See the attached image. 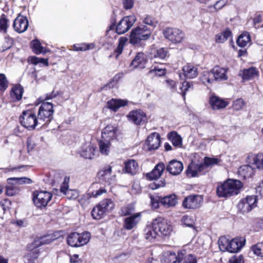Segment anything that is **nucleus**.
<instances>
[{
  "instance_id": "f257e3e1",
  "label": "nucleus",
  "mask_w": 263,
  "mask_h": 263,
  "mask_svg": "<svg viewBox=\"0 0 263 263\" xmlns=\"http://www.w3.org/2000/svg\"><path fill=\"white\" fill-rule=\"evenodd\" d=\"M242 187L239 180L228 179L217 186V194L219 197H229L238 194Z\"/></svg>"
},
{
  "instance_id": "f03ea898",
  "label": "nucleus",
  "mask_w": 263,
  "mask_h": 263,
  "mask_svg": "<svg viewBox=\"0 0 263 263\" xmlns=\"http://www.w3.org/2000/svg\"><path fill=\"white\" fill-rule=\"evenodd\" d=\"M152 35V30L145 25H140L133 29L129 35V43L134 46L141 47L143 42L148 40Z\"/></svg>"
},
{
  "instance_id": "7ed1b4c3",
  "label": "nucleus",
  "mask_w": 263,
  "mask_h": 263,
  "mask_svg": "<svg viewBox=\"0 0 263 263\" xmlns=\"http://www.w3.org/2000/svg\"><path fill=\"white\" fill-rule=\"evenodd\" d=\"M245 242L246 239L242 237H236L229 240L225 236H221L218 241L220 251L230 253L238 252L245 246Z\"/></svg>"
},
{
  "instance_id": "20e7f679",
  "label": "nucleus",
  "mask_w": 263,
  "mask_h": 263,
  "mask_svg": "<svg viewBox=\"0 0 263 263\" xmlns=\"http://www.w3.org/2000/svg\"><path fill=\"white\" fill-rule=\"evenodd\" d=\"M90 238L89 232L79 234L76 232L71 233L67 238V243L72 247H79L87 244Z\"/></svg>"
},
{
  "instance_id": "39448f33",
  "label": "nucleus",
  "mask_w": 263,
  "mask_h": 263,
  "mask_svg": "<svg viewBox=\"0 0 263 263\" xmlns=\"http://www.w3.org/2000/svg\"><path fill=\"white\" fill-rule=\"evenodd\" d=\"M151 203L153 206L157 208L159 203H161L165 208H172L178 203V199L175 194H171L163 197L151 196Z\"/></svg>"
},
{
  "instance_id": "423d86ee",
  "label": "nucleus",
  "mask_w": 263,
  "mask_h": 263,
  "mask_svg": "<svg viewBox=\"0 0 263 263\" xmlns=\"http://www.w3.org/2000/svg\"><path fill=\"white\" fill-rule=\"evenodd\" d=\"M163 34L165 39L174 44L180 43L185 39L183 31L177 28L167 27L164 29Z\"/></svg>"
},
{
  "instance_id": "0eeeda50",
  "label": "nucleus",
  "mask_w": 263,
  "mask_h": 263,
  "mask_svg": "<svg viewBox=\"0 0 263 263\" xmlns=\"http://www.w3.org/2000/svg\"><path fill=\"white\" fill-rule=\"evenodd\" d=\"M52 195L47 191H34L33 193L32 200L34 205L38 208H45L51 200Z\"/></svg>"
},
{
  "instance_id": "6e6552de",
  "label": "nucleus",
  "mask_w": 263,
  "mask_h": 263,
  "mask_svg": "<svg viewBox=\"0 0 263 263\" xmlns=\"http://www.w3.org/2000/svg\"><path fill=\"white\" fill-rule=\"evenodd\" d=\"M257 201L256 196H247L239 202L237 204L238 211L243 214L248 213L257 206Z\"/></svg>"
},
{
  "instance_id": "1a4fd4ad",
  "label": "nucleus",
  "mask_w": 263,
  "mask_h": 263,
  "mask_svg": "<svg viewBox=\"0 0 263 263\" xmlns=\"http://www.w3.org/2000/svg\"><path fill=\"white\" fill-rule=\"evenodd\" d=\"M136 21L135 15L124 16L117 24L116 32L118 34H122L128 31Z\"/></svg>"
},
{
  "instance_id": "9d476101",
  "label": "nucleus",
  "mask_w": 263,
  "mask_h": 263,
  "mask_svg": "<svg viewBox=\"0 0 263 263\" xmlns=\"http://www.w3.org/2000/svg\"><path fill=\"white\" fill-rule=\"evenodd\" d=\"M154 228L157 231L158 235L168 236L172 231V227L167 221L162 217L156 218L153 222Z\"/></svg>"
},
{
  "instance_id": "9b49d317",
  "label": "nucleus",
  "mask_w": 263,
  "mask_h": 263,
  "mask_svg": "<svg viewBox=\"0 0 263 263\" xmlns=\"http://www.w3.org/2000/svg\"><path fill=\"white\" fill-rule=\"evenodd\" d=\"M202 201V196L198 195H191L184 198L182 202V206L186 209H196L201 206Z\"/></svg>"
},
{
  "instance_id": "f8f14e48",
  "label": "nucleus",
  "mask_w": 263,
  "mask_h": 263,
  "mask_svg": "<svg viewBox=\"0 0 263 263\" xmlns=\"http://www.w3.org/2000/svg\"><path fill=\"white\" fill-rule=\"evenodd\" d=\"M184 250H182L176 255L172 251H167L163 254L161 260L162 263H180L183 257Z\"/></svg>"
},
{
  "instance_id": "ddd939ff",
  "label": "nucleus",
  "mask_w": 263,
  "mask_h": 263,
  "mask_svg": "<svg viewBox=\"0 0 263 263\" xmlns=\"http://www.w3.org/2000/svg\"><path fill=\"white\" fill-rule=\"evenodd\" d=\"M209 103L213 110H219L226 107L229 102L227 100L213 94L210 97Z\"/></svg>"
},
{
  "instance_id": "4468645a",
  "label": "nucleus",
  "mask_w": 263,
  "mask_h": 263,
  "mask_svg": "<svg viewBox=\"0 0 263 263\" xmlns=\"http://www.w3.org/2000/svg\"><path fill=\"white\" fill-rule=\"evenodd\" d=\"M14 30L18 33L25 32L28 27V21L26 16L19 15L14 20L13 24Z\"/></svg>"
},
{
  "instance_id": "2eb2a0df",
  "label": "nucleus",
  "mask_w": 263,
  "mask_h": 263,
  "mask_svg": "<svg viewBox=\"0 0 263 263\" xmlns=\"http://www.w3.org/2000/svg\"><path fill=\"white\" fill-rule=\"evenodd\" d=\"M147 62V59L146 55L142 52H139L131 62L129 67L132 69H143L145 68Z\"/></svg>"
},
{
  "instance_id": "dca6fc26",
  "label": "nucleus",
  "mask_w": 263,
  "mask_h": 263,
  "mask_svg": "<svg viewBox=\"0 0 263 263\" xmlns=\"http://www.w3.org/2000/svg\"><path fill=\"white\" fill-rule=\"evenodd\" d=\"M57 238V237L54 234L44 235L35 239L31 243L29 244L28 245V248L30 249H33L32 247L33 248H37L41 245L49 244Z\"/></svg>"
},
{
  "instance_id": "f3484780",
  "label": "nucleus",
  "mask_w": 263,
  "mask_h": 263,
  "mask_svg": "<svg viewBox=\"0 0 263 263\" xmlns=\"http://www.w3.org/2000/svg\"><path fill=\"white\" fill-rule=\"evenodd\" d=\"M205 168V165L204 163L196 164L192 162L188 165L186 173L188 176L191 177H197L202 173Z\"/></svg>"
},
{
  "instance_id": "a211bd4d",
  "label": "nucleus",
  "mask_w": 263,
  "mask_h": 263,
  "mask_svg": "<svg viewBox=\"0 0 263 263\" xmlns=\"http://www.w3.org/2000/svg\"><path fill=\"white\" fill-rule=\"evenodd\" d=\"M128 101L126 99L112 98L106 103V107L110 110L117 112L119 109L122 107L127 106Z\"/></svg>"
},
{
  "instance_id": "6ab92c4d",
  "label": "nucleus",
  "mask_w": 263,
  "mask_h": 263,
  "mask_svg": "<svg viewBox=\"0 0 263 263\" xmlns=\"http://www.w3.org/2000/svg\"><path fill=\"white\" fill-rule=\"evenodd\" d=\"M141 220V214L137 213L126 217L124 220L123 227L127 230H130L136 227Z\"/></svg>"
},
{
  "instance_id": "aec40b11",
  "label": "nucleus",
  "mask_w": 263,
  "mask_h": 263,
  "mask_svg": "<svg viewBox=\"0 0 263 263\" xmlns=\"http://www.w3.org/2000/svg\"><path fill=\"white\" fill-rule=\"evenodd\" d=\"M247 161L249 164L254 165L257 168L263 170V153H250L247 156Z\"/></svg>"
},
{
  "instance_id": "412c9836",
  "label": "nucleus",
  "mask_w": 263,
  "mask_h": 263,
  "mask_svg": "<svg viewBox=\"0 0 263 263\" xmlns=\"http://www.w3.org/2000/svg\"><path fill=\"white\" fill-rule=\"evenodd\" d=\"M183 168L181 162L173 160L167 165L166 170L172 175H178L180 174Z\"/></svg>"
},
{
  "instance_id": "4be33fe9",
  "label": "nucleus",
  "mask_w": 263,
  "mask_h": 263,
  "mask_svg": "<svg viewBox=\"0 0 263 263\" xmlns=\"http://www.w3.org/2000/svg\"><path fill=\"white\" fill-rule=\"evenodd\" d=\"M149 150L157 149L160 144V136L157 133H153L149 135L146 141Z\"/></svg>"
},
{
  "instance_id": "5701e85b",
  "label": "nucleus",
  "mask_w": 263,
  "mask_h": 263,
  "mask_svg": "<svg viewBox=\"0 0 263 263\" xmlns=\"http://www.w3.org/2000/svg\"><path fill=\"white\" fill-rule=\"evenodd\" d=\"M165 168V166L163 162L158 163L152 170V171L146 174V177L149 180H156L159 178Z\"/></svg>"
},
{
  "instance_id": "b1692460",
  "label": "nucleus",
  "mask_w": 263,
  "mask_h": 263,
  "mask_svg": "<svg viewBox=\"0 0 263 263\" xmlns=\"http://www.w3.org/2000/svg\"><path fill=\"white\" fill-rule=\"evenodd\" d=\"M20 122L25 128L31 129H34L37 124V119L36 116H20Z\"/></svg>"
},
{
  "instance_id": "393cba45",
  "label": "nucleus",
  "mask_w": 263,
  "mask_h": 263,
  "mask_svg": "<svg viewBox=\"0 0 263 263\" xmlns=\"http://www.w3.org/2000/svg\"><path fill=\"white\" fill-rule=\"evenodd\" d=\"M183 74L186 79H193L198 74V68L191 63H187L182 67Z\"/></svg>"
},
{
  "instance_id": "a878e982",
  "label": "nucleus",
  "mask_w": 263,
  "mask_h": 263,
  "mask_svg": "<svg viewBox=\"0 0 263 263\" xmlns=\"http://www.w3.org/2000/svg\"><path fill=\"white\" fill-rule=\"evenodd\" d=\"M24 93V88L20 84L14 85L10 91L11 99L13 102L20 101Z\"/></svg>"
},
{
  "instance_id": "bb28decb",
  "label": "nucleus",
  "mask_w": 263,
  "mask_h": 263,
  "mask_svg": "<svg viewBox=\"0 0 263 263\" xmlns=\"http://www.w3.org/2000/svg\"><path fill=\"white\" fill-rule=\"evenodd\" d=\"M119 134V130L116 127L107 125L104 128L102 137L103 138H108V139L114 140L118 138Z\"/></svg>"
},
{
  "instance_id": "cd10ccee",
  "label": "nucleus",
  "mask_w": 263,
  "mask_h": 263,
  "mask_svg": "<svg viewBox=\"0 0 263 263\" xmlns=\"http://www.w3.org/2000/svg\"><path fill=\"white\" fill-rule=\"evenodd\" d=\"M228 68L220 67L219 66H215L211 71L213 73L215 80L216 81H224L228 78L227 75Z\"/></svg>"
},
{
  "instance_id": "c85d7f7f",
  "label": "nucleus",
  "mask_w": 263,
  "mask_h": 263,
  "mask_svg": "<svg viewBox=\"0 0 263 263\" xmlns=\"http://www.w3.org/2000/svg\"><path fill=\"white\" fill-rule=\"evenodd\" d=\"M95 146L91 143H86L82 147L81 151V155L82 157L86 159H92L94 155V152L96 149Z\"/></svg>"
},
{
  "instance_id": "c756f323",
  "label": "nucleus",
  "mask_w": 263,
  "mask_h": 263,
  "mask_svg": "<svg viewBox=\"0 0 263 263\" xmlns=\"http://www.w3.org/2000/svg\"><path fill=\"white\" fill-rule=\"evenodd\" d=\"M111 139L108 138L102 139L99 142V146L100 153L102 155H108L111 148Z\"/></svg>"
},
{
  "instance_id": "7c9ffc66",
  "label": "nucleus",
  "mask_w": 263,
  "mask_h": 263,
  "mask_svg": "<svg viewBox=\"0 0 263 263\" xmlns=\"http://www.w3.org/2000/svg\"><path fill=\"white\" fill-rule=\"evenodd\" d=\"M251 42V35L249 32L245 31L238 37L236 40L237 45L240 47H246L248 43Z\"/></svg>"
},
{
  "instance_id": "2f4dec72",
  "label": "nucleus",
  "mask_w": 263,
  "mask_h": 263,
  "mask_svg": "<svg viewBox=\"0 0 263 263\" xmlns=\"http://www.w3.org/2000/svg\"><path fill=\"white\" fill-rule=\"evenodd\" d=\"M259 72L255 67H251L248 69H244L242 71V79L243 80L249 81L258 76Z\"/></svg>"
},
{
  "instance_id": "473e14b6",
  "label": "nucleus",
  "mask_w": 263,
  "mask_h": 263,
  "mask_svg": "<svg viewBox=\"0 0 263 263\" xmlns=\"http://www.w3.org/2000/svg\"><path fill=\"white\" fill-rule=\"evenodd\" d=\"M53 113V104L47 102H44L40 107L37 115H52Z\"/></svg>"
},
{
  "instance_id": "72a5a7b5",
  "label": "nucleus",
  "mask_w": 263,
  "mask_h": 263,
  "mask_svg": "<svg viewBox=\"0 0 263 263\" xmlns=\"http://www.w3.org/2000/svg\"><path fill=\"white\" fill-rule=\"evenodd\" d=\"M124 170L125 173L132 175H135L138 171V165L134 160H129L125 162Z\"/></svg>"
},
{
  "instance_id": "f704fd0d",
  "label": "nucleus",
  "mask_w": 263,
  "mask_h": 263,
  "mask_svg": "<svg viewBox=\"0 0 263 263\" xmlns=\"http://www.w3.org/2000/svg\"><path fill=\"white\" fill-rule=\"evenodd\" d=\"M33 248V249H29V252L24 257V260L25 263H34V260L37 258L39 254V251L37 248Z\"/></svg>"
},
{
  "instance_id": "c9c22d12",
  "label": "nucleus",
  "mask_w": 263,
  "mask_h": 263,
  "mask_svg": "<svg viewBox=\"0 0 263 263\" xmlns=\"http://www.w3.org/2000/svg\"><path fill=\"white\" fill-rule=\"evenodd\" d=\"M194 86L192 82L187 81H184L181 83V86L179 87L180 92H179L182 96L183 99L185 100V96L187 91L193 90Z\"/></svg>"
},
{
  "instance_id": "e433bc0d",
  "label": "nucleus",
  "mask_w": 263,
  "mask_h": 263,
  "mask_svg": "<svg viewBox=\"0 0 263 263\" xmlns=\"http://www.w3.org/2000/svg\"><path fill=\"white\" fill-rule=\"evenodd\" d=\"M111 173V167L108 166L104 170L101 171L98 173V176L100 178L106 181L109 183H111V181L114 180L115 176H113L111 178H109Z\"/></svg>"
},
{
  "instance_id": "4c0bfd02",
  "label": "nucleus",
  "mask_w": 263,
  "mask_h": 263,
  "mask_svg": "<svg viewBox=\"0 0 263 263\" xmlns=\"http://www.w3.org/2000/svg\"><path fill=\"white\" fill-rule=\"evenodd\" d=\"M167 137L172 142L174 146L181 147L182 143V138L176 132H172L168 134Z\"/></svg>"
},
{
  "instance_id": "58836bf2",
  "label": "nucleus",
  "mask_w": 263,
  "mask_h": 263,
  "mask_svg": "<svg viewBox=\"0 0 263 263\" xmlns=\"http://www.w3.org/2000/svg\"><path fill=\"white\" fill-rule=\"evenodd\" d=\"M228 0H219L217 1L214 5H209L208 8L210 9L211 13L217 12L222 9L228 3Z\"/></svg>"
},
{
  "instance_id": "ea45409f",
  "label": "nucleus",
  "mask_w": 263,
  "mask_h": 263,
  "mask_svg": "<svg viewBox=\"0 0 263 263\" xmlns=\"http://www.w3.org/2000/svg\"><path fill=\"white\" fill-rule=\"evenodd\" d=\"M158 235H159L157 231L153 226V227H148L145 229L144 237L149 241H152Z\"/></svg>"
},
{
  "instance_id": "a19ab883",
  "label": "nucleus",
  "mask_w": 263,
  "mask_h": 263,
  "mask_svg": "<svg viewBox=\"0 0 263 263\" xmlns=\"http://www.w3.org/2000/svg\"><path fill=\"white\" fill-rule=\"evenodd\" d=\"M95 47L94 43H80L74 44L72 46L73 49L76 51H84L92 49Z\"/></svg>"
},
{
  "instance_id": "79ce46f5",
  "label": "nucleus",
  "mask_w": 263,
  "mask_h": 263,
  "mask_svg": "<svg viewBox=\"0 0 263 263\" xmlns=\"http://www.w3.org/2000/svg\"><path fill=\"white\" fill-rule=\"evenodd\" d=\"M106 213L98 204L91 211V216L94 219L100 220L103 218Z\"/></svg>"
},
{
  "instance_id": "37998d69",
  "label": "nucleus",
  "mask_w": 263,
  "mask_h": 263,
  "mask_svg": "<svg viewBox=\"0 0 263 263\" xmlns=\"http://www.w3.org/2000/svg\"><path fill=\"white\" fill-rule=\"evenodd\" d=\"M99 205L106 214L114 208V203L110 199H105L99 203Z\"/></svg>"
},
{
  "instance_id": "c03bdc74",
  "label": "nucleus",
  "mask_w": 263,
  "mask_h": 263,
  "mask_svg": "<svg viewBox=\"0 0 263 263\" xmlns=\"http://www.w3.org/2000/svg\"><path fill=\"white\" fill-rule=\"evenodd\" d=\"M127 41V39L126 37L121 36L119 38L118 46L114 50V54H115L116 58H118V57L122 53L124 46Z\"/></svg>"
},
{
  "instance_id": "a18cd8bd",
  "label": "nucleus",
  "mask_w": 263,
  "mask_h": 263,
  "mask_svg": "<svg viewBox=\"0 0 263 263\" xmlns=\"http://www.w3.org/2000/svg\"><path fill=\"white\" fill-rule=\"evenodd\" d=\"M12 181L15 182V184H30L32 182L30 178L26 177H13L9 178L7 179L8 184H13Z\"/></svg>"
},
{
  "instance_id": "49530a36",
  "label": "nucleus",
  "mask_w": 263,
  "mask_h": 263,
  "mask_svg": "<svg viewBox=\"0 0 263 263\" xmlns=\"http://www.w3.org/2000/svg\"><path fill=\"white\" fill-rule=\"evenodd\" d=\"M238 172L244 177H249L253 173V168L250 165H242L239 167Z\"/></svg>"
},
{
  "instance_id": "de8ad7c7",
  "label": "nucleus",
  "mask_w": 263,
  "mask_h": 263,
  "mask_svg": "<svg viewBox=\"0 0 263 263\" xmlns=\"http://www.w3.org/2000/svg\"><path fill=\"white\" fill-rule=\"evenodd\" d=\"M31 47L33 52L36 54H39L43 52V47L37 40H34L31 42Z\"/></svg>"
},
{
  "instance_id": "09e8293b",
  "label": "nucleus",
  "mask_w": 263,
  "mask_h": 263,
  "mask_svg": "<svg viewBox=\"0 0 263 263\" xmlns=\"http://www.w3.org/2000/svg\"><path fill=\"white\" fill-rule=\"evenodd\" d=\"M9 20L5 14H2L0 17V31L6 33L8 27Z\"/></svg>"
},
{
  "instance_id": "8fccbe9b",
  "label": "nucleus",
  "mask_w": 263,
  "mask_h": 263,
  "mask_svg": "<svg viewBox=\"0 0 263 263\" xmlns=\"http://www.w3.org/2000/svg\"><path fill=\"white\" fill-rule=\"evenodd\" d=\"M181 261H182V263H198L197 257L195 255L192 254H186L184 250L183 257Z\"/></svg>"
},
{
  "instance_id": "3c124183",
  "label": "nucleus",
  "mask_w": 263,
  "mask_h": 263,
  "mask_svg": "<svg viewBox=\"0 0 263 263\" xmlns=\"http://www.w3.org/2000/svg\"><path fill=\"white\" fill-rule=\"evenodd\" d=\"M149 73L154 76L162 77L166 74V70L164 68H159L155 66L153 69L149 71Z\"/></svg>"
},
{
  "instance_id": "603ef678",
  "label": "nucleus",
  "mask_w": 263,
  "mask_h": 263,
  "mask_svg": "<svg viewBox=\"0 0 263 263\" xmlns=\"http://www.w3.org/2000/svg\"><path fill=\"white\" fill-rule=\"evenodd\" d=\"M252 250L254 254L263 257V242H259L253 246Z\"/></svg>"
},
{
  "instance_id": "864d4df0",
  "label": "nucleus",
  "mask_w": 263,
  "mask_h": 263,
  "mask_svg": "<svg viewBox=\"0 0 263 263\" xmlns=\"http://www.w3.org/2000/svg\"><path fill=\"white\" fill-rule=\"evenodd\" d=\"M181 221L184 225L188 227H194L195 221L192 216L189 215H184L182 218Z\"/></svg>"
},
{
  "instance_id": "5fc2aeb1",
  "label": "nucleus",
  "mask_w": 263,
  "mask_h": 263,
  "mask_svg": "<svg viewBox=\"0 0 263 263\" xmlns=\"http://www.w3.org/2000/svg\"><path fill=\"white\" fill-rule=\"evenodd\" d=\"M9 85L8 81L4 73H0V91H4Z\"/></svg>"
},
{
  "instance_id": "6e6d98bb",
  "label": "nucleus",
  "mask_w": 263,
  "mask_h": 263,
  "mask_svg": "<svg viewBox=\"0 0 263 263\" xmlns=\"http://www.w3.org/2000/svg\"><path fill=\"white\" fill-rule=\"evenodd\" d=\"M221 162V160L218 158H209L205 157L204 164L205 165V167L212 166L219 164Z\"/></svg>"
},
{
  "instance_id": "4d7b16f0",
  "label": "nucleus",
  "mask_w": 263,
  "mask_h": 263,
  "mask_svg": "<svg viewBox=\"0 0 263 263\" xmlns=\"http://www.w3.org/2000/svg\"><path fill=\"white\" fill-rule=\"evenodd\" d=\"M201 80L203 83H211L214 80L212 72H205L201 77Z\"/></svg>"
},
{
  "instance_id": "13d9d810",
  "label": "nucleus",
  "mask_w": 263,
  "mask_h": 263,
  "mask_svg": "<svg viewBox=\"0 0 263 263\" xmlns=\"http://www.w3.org/2000/svg\"><path fill=\"white\" fill-rule=\"evenodd\" d=\"M245 105L244 100L241 98H239L233 102V108L236 110H239L243 107Z\"/></svg>"
},
{
  "instance_id": "bf43d9fd",
  "label": "nucleus",
  "mask_w": 263,
  "mask_h": 263,
  "mask_svg": "<svg viewBox=\"0 0 263 263\" xmlns=\"http://www.w3.org/2000/svg\"><path fill=\"white\" fill-rule=\"evenodd\" d=\"M168 51L166 48H161L157 50L154 55L155 58H159L161 59H164L167 55Z\"/></svg>"
},
{
  "instance_id": "052dcab7",
  "label": "nucleus",
  "mask_w": 263,
  "mask_h": 263,
  "mask_svg": "<svg viewBox=\"0 0 263 263\" xmlns=\"http://www.w3.org/2000/svg\"><path fill=\"white\" fill-rule=\"evenodd\" d=\"M143 23L145 24L148 25L152 27H155L158 22L155 19L150 15H147L143 20Z\"/></svg>"
},
{
  "instance_id": "680f3d73",
  "label": "nucleus",
  "mask_w": 263,
  "mask_h": 263,
  "mask_svg": "<svg viewBox=\"0 0 263 263\" xmlns=\"http://www.w3.org/2000/svg\"><path fill=\"white\" fill-rule=\"evenodd\" d=\"M13 184H9L6 187V194L9 196H13L17 193V189Z\"/></svg>"
},
{
  "instance_id": "e2e57ef3",
  "label": "nucleus",
  "mask_w": 263,
  "mask_h": 263,
  "mask_svg": "<svg viewBox=\"0 0 263 263\" xmlns=\"http://www.w3.org/2000/svg\"><path fill=\"white\" fill-rule=\"evenodd\" d=\"M134 210V208L132 205H128L126 207L122 209V213L123 215H130Z\"/></svg>"
},
{
  "instance_id": "0e129e2a",
  "label": "nucleus",
  "mask_w": 263,
  "mask_h": 263,
  "mask_svg": "<svg viewBox=\"0 0 263 263\" xmlns=\"http://www.w3.org/2000/svg\"><path fill=\"white\" fill-rule=\"evenodd\" d=\"M66 195L69 199H75L79 196V193L77 190H69Z\"/></svg>"
},
{
  "instance_id": "69168bd1",
  "label": "nucleus",
  "mask_w": 263,
  "mask_h": 263,
  "mask_svg": "<svg viewBox=\"0 0 263 263\" xmlns=\"http://www.w3.org/2000/svg\"><path fill=\"white\" fill-rule=\"evenodd\" d=\"M128 121L136 125L140 124L142 122V116H127Z\"/></svg>"
},
{
  "instance_id": "338daca9",
  "label": "nucleus",
  "mask_w": 263,
  "mask_h": 263,
  "mask_svg": "<svg viewBox=\"0 0 263 263\" xmlns=\"http://www.w3.org/2000/svg\"><path fill=\"white\" fill-rule=\"evenodd\" d=\"M106 191L103 187L100 188L99 190L92 191L91 193H90V196L93 197H97L99 196H100L103 193H106Z\"/></svg>"
},
{
  "instance_id": "774afa93",
  "label": "nucleus",
  "mask_w": 263,
  "mask_h": 263,
  "mask_svg": "<svg viewBox=\"0 0 263 263\" xmlns=\"http://www.w3.org/2000/svg\"><path fill=\"white\" fill-rule=\"evenodd\" d=\"M243 258L242 256H236L234 255L229 259L230 263H243Z\"/></svg>"
}]
</instances>
